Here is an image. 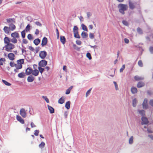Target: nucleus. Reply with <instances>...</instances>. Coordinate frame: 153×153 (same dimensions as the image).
<instances>
[{
    "label": "nucleus",
    "mask_w": 153,
    "mask_h": 153,
    "mask_svg": "<svg viewBox=\"0 0 153 153\" xmlns=\"http://www.w3.org/2000/svg\"><path fill=\"white\" fill-rule=\"evenodd\" d=\"M118 7L119 8V11L122 14H124L125 13V11L127 10L128 6L126 4H120L118 5Z\"/></svg>",
    "instance_id": "f257e3e1"
},
{
    "label": "nucleus",
    "mask_w": 153,
    "mask_h": 153,
    "mask_svg": "<svg viewBox=\"0 0 153 153\" xmlns=\"http://www.w3.org/2000/svg\"><path fill=\"white\" fill-rule=\"evenodd\" d=\"M15 46L11 43H10L5 45L4 48H5V50L7 52L10 51V50L14 48Z\"/></svg>",
    "instance_id": "f03ea898"
},
{
    "label": "nucleus",
    "mask_w": 153,
    "mask_h": 153,
    "mask_svg": "<svg viewBox=\"0 0 153 153\" xmlns=\"http://www.w3.org/2000/svg\"><path fill=\"white\" fill-rule=\"evenodd\" d=\"M47 55V53L45 51H41L39 54V56L42 59L45 58Z\"/></svg>",
    "instance_id": "7ed1b4c3"
},
{
    "label": "nucleus",
    "mask_w": 153,
    "mask_h": 153,
    "mask_svg": "<svg viewBox=\"0 0 153 153\" xmlns=\"http://www.w3.org/2000/svg\"><path fill=\"white\" fill-rule=\"evenodd\" d=\"M47 62L45 60H42L39 62V66L40 67H44L47 64Z\"/></svg>",
    "instance_id": "20e7f679"
},
{
    "label": "nucleus",
    "mask_w": 153,
    "mask_h": 153,
    "mask_svg": "<svg viewBox=\"0 0 153 153\" xmlns=\"http://www.w3.org/2000/svg\"><path fill=\"white\" fill-rule=\"evenodd\" d=\"M20 114L22 117L24 118H25L26 116V113L25 111V109L24 108H22L20 112Z\"/></svg>",
    "instance_id": "39448f33"
},
{
    "label": "nucleus",
    "mask_w": 153,
    "mask_h": 153,
    "mask_svg": "<svg viewBox=\"0 0 153 153\" xmlns=\"http://www.w3.org/2000/svg\"><path fill=\"white\" fill-rule=\"evenodd\" d=\"M136 3H133L130 0L129 1V8L131 10H133L135 8V5Z\"/></svg>",
    "instance_id": "423d86ee"
},
{
    "label": "nucleus",
    "mask_w": 153,
    "mask_h": 153,
    "mask_svg": "<svg viewBox=\"0 0 153 153\" xmlns=\"http://www.w3.org/2000/svg\"><path fill=\"white\" fill-rule=\"evenodd\" d=\"M142 124H146L148 123L149 121L147 119L144 117H142Z\"/></svg>",
    "instance_id": "0eeeda50"
},
{
    "label": "nucleus",
    "mask_w": 153,
    "mask_h": 153,
    "mask_svg": "<svg viewBox=\"0 0 153 153\" xmlns=\"http://www.w3.org/2000/svg\"><path fill=\"white\" fill-rule=\"evenodd\" d=\"M11 36L12 37H14L18 39L19 38V34L17 32H15L11 34Z\"/></svg>",
    "instance_id": "6e6552de"
},
{
    "label": "nucleus",
    "mask_w": 153,
    "mask_h": 153,
    "mask_svg": "<svg viewBox=\"0 0 153 153\" xmlns=\"http://www.w3.org/2000/svg\"><path fill=\"white\" fill-rule=\"evenodd\" d=\"M15 19L13 18H9L6 19L7 22V23L10 24H13L15 22Z\"/></svg>",
    "instance_id": "1a4fd4ad"
},
{
    "label": "nucleus",
    "mask_w": 153,
    "mask_h": 153,
    "mask_svg": "<svg viewBox=\"0 0 153 153\" xmlns=\"http://www.w3.org/2000/svg\"><path fill=\"white\" fill-rule=\"evenodd\" d=\"M147 99L145 98L143 103V108L144 109H146L148 108V105L147 103Z\"/></svg>",
    "instance_id": "9d476101"
},
{
    "label": "nucleus",
    "mask_w": 153,
    "mask_h": 153,
    "mask_svg": "<svg viewBox=\"0 0 153 153\" xmlns=\"http://www.w3.org/2000/svg\"><path fill=\"white\" fill-rule=\"evenodd\" d=\"M32 69L30 67L28 68L26 70V74L27 75H29L32 74Z\"/></svg>",
    "instance_id": "9b49d317"
},
{
    "label": "nucleus",
    "mask_w": 153,
    "mask_h": 153,
    "mask_svg": "<svg viewBox=\"0 0 153 153\" xmlns=\"http://www.w3.org/2000/svg\"><path fill=\"white\" fill-rule=\"evenodd\" d=\"M48 42V39L47 38L44 37L42 41V43L41 45L42 47H43L46 45Z\"/></svg>",
    "instance_id": "f8f14e48"
},
{
    "label": "nucleus",
    "mask_w": 153,
    "mask_h": 153,
    "mask_svg": "<svg viewBox=\"0 0 153 153\" xmlns=\"http://www.w3.org/2000/svg\"><path fill=\"white\" fill-rule=\"evenodd\" d=\"M16 119L18 121H19L22 124H23L24 123V120L22 119L20 116L17 115L16 116Z\"/></svg>",
    "instance_id": "ddd939ff"
},
{
    "label": "nucleus",
    "mask_w": 153,
    "mask_h": 153,
    "mask_svg": "<svg viewBox=\"0 0 153 153\" xmlns=\"http://www.w3.org/2000/svg\"><path fill=\"white\" fill-rule=\"evenodd\" d=\"M4 42L5 44H7L10 43V39L7 37H5L4 39Z\"/></svg>",
    "instance_id": "4468645a"
},
{
    "label": "nucleus",
    "mask_w": 153,
    "mask_h": 153,
    "mask_svg": "<svg viewBox=\"0 0 153 153\" xmlns=\"http://www.w3.org/2000/svg\"><path fill=\"white\" fill-rule=\"evenodd\" d=\"M9 29L11 31H13L15 29L16 27L13 24H10L9 25Z\"/></svg>",
    "instance_id": "2eb2a0df"
},
{
    "label": "nucleus",
    "mask_w": 153,
    "mask_h": 153,
    "mask_svg": "<svg viewBox=\"0 0 153 153\" xmlns=\"http://www.w3.org/2000/svg\"><path fill=\"white\" fill-rule=\"evenodd\" d=\"M15 56L12 53H10L8 55V57L10 60H13L14 59Z\"/></svg>",
    "instance_id": "dca6fc26"
},
{
    "label": "nucleus",
    "mask_w": 153,
    "mask_h": 153,
    "mask_svg": "<svg viewBox=\"0 0 153 153\" xmlns=\"http://www.w3.org/2000/svg\"><path fill=\"white\" fill-rule=\"evenodd\" d=\"M65 98L64 97H62L59 99L58 102L60 104H62L65 102Z\"/></svg>",
    "instance_id": "f3484780"
},
{
    "label": "nucleus",
    "mask_w": 153,
    "mask_h": 153,
    "mask_svg": "<svg viewBox=\"0 0 153 153\" xmlns=\"http://www.w3.org/2000/svg\"><path fill=\"white\" fill-rule=\"evenodd\" d=\"M48 107L50 113L53 114L54 112V109L52 107L49 105H48Z\"/></svg>",
    "instance_id": "a211bd4d"
},
{
    "label": "nucleus",
    "mask_w": 153,
    "mask_h": 153,
    "mask_svg": "<svg viewBox=\"0 0 153 153\" xmlns=\"http://www.w3.org/2000/svg\"><path fill=\"white\" fill-rule=\"evenodd\" d=\"M34 80V77L32 76H29L27 79V81L29 82H32Z\"/></svg>",
    "instance_id": "6ab92c4d"
},
{
    "label": "nucleus",
    "mask_w": 153,
    "mask_h": 153,
    "mask_svg": "<svg viewBox=\"0 0 153 153\" xmlns=\"http://www.w3.org/2000/svg\"><path fill=\"white\" fill-rule=\"evenodd\" d=\"M131 91L132 94H134L137 93V90L136 87H132L131 88Z\"/></svg>",
    "instance_id": "aec40b11"
},
{
    "label": "nucleus",
    "mask_w": 153,
    "mask_h": 153,
    "mask_svg": "<svg viewBox=\"0 0 153 153\" xmlns=\"http://www.w3.org/2000/svg\"><path fill=\"white\" fill-rule=\"evenodd\" d=\"M145 85V84L144 82H139L137 85V86L138 88H141L143 86Z\"/></svg>",
    "instance_id": "412c9836"
},
{
    "label": "nucleus",
    "mask_w": 153,
    "mask_h": 153,
    "mask_svg": "<svg viewBox=\"0 0 153 153\" xmlns=\"http://www.w3.org/2000/svg\"><path fill=\"white\" fill-rule=\"evenodd\" d=\"M71 102L68 101L66 102L65 105V107L67 109H69L70 108Z\"/></svg>",
    "instance_id": "4be33fe9"
},
{
    "label": "nucleus",
    "mask_w": 153,
    "mask_h": 153,
    "mask_svg": "<svg viewBox=\"0 0 153 153\" xmlns=\"http://www.w3.org/2000/svg\"><path fill=\"white\" fill-rule=\"evenodd\" d=\"M81 36L82 38H86L88 37V34L87 33L83 31L81 33Z\"/></svg>",
    "instance_id": "5701e85b"
},
{
    "label": "nucleus",
    "mask_w": 153,
    "mask_h": 153,
    "mask_svg": "<svg viewBox=\"0 0 153 153\" xmlns=\"http://www.w3.org/2000/svg\"><path fill=\"white\" fill-rule=\"evenodd\" d=\"M60 39L61 42L63 44H64L66 42V39L64 36H60Z\"/></svg>",
    "instance_id": "b1692460"
},
{
    "label": "nucleus",
    "mask_w": 153,
    "mask_h": 153,
    "mask_svg": "<svg viewBox=\"0 0 153 153\" xmlns=\"http://www.w3.org/2000/svg\"><path fill=\"white\" fill-rule=\"evenodd\" d=\"M10 30L9 27L7 26H5L3 29L4 31L6 33H9Z\"/></svg>",
    "instance_id": "393cba45"
},
{
    "label": "nucleus",
    "mask_w": 153,
    "mask_h": 153,
    "mask_svg": "<svg viewBox=\"0 0 153 153\" xmlns=\"http://www.w3.org/2000/svg\"><path fill=\"white\" fill-rule=\"evenodd\" d=\"M134 78L136 81L143 80L144 79L143 77H140L138 76H134Z\"/></svg>",
    "instance_id": "a878e982"
},
{
    "label": "nucleus",
    "mask_w": 153,
    "mask_h": 153,
    "mask_svg": "<svg viewBox=\"0 0 153 153\" xmlns=\"http://www.w3.org/2000/svg\"><path fill=\"white\" fill-rule=\"evenodd\" d=\"M17 38H16L12 37V38L10 39L11 42L14 44H16L17 42Z\"/></svg>",
    "instance_id": "bb28decb"
},
{
    "label": "nucleus",
    "mask_w": 153,
    "mask_h": 153,
    "mask_svg": "<svg viewBox=\"0 0 153 153\" xmlns=\"http://www.w3.org/2000/svg\"><path fill=\"white\" fill-rule=\"evenodd\" d=\"M32 74L35 76H37L38 75V70L36 69H34V70H33Z\"/></svg>",
    "instance_id": "cd10ccee"
},
{
    "label": "nucleus",
    "mask_w": 153,
    "mask_h": 153,
    "mask_svg": "<svg viewBox=\"0 0 153 153\" xmlns=\"http://www.w3.org/2000/svg\"><path fill=\"white\" fill-rule=\"evenodd\" d=\"M24 59H20L17 61V63L18 64L22 65L24 63Z\"/></svg>",
    "instance_id": "c85d7f7f"
},
{
    "label": "nucleus",
    "mask_w": 153,
    "mask_h": 153,
    "mask_svg": "<svg viewBox=\"0 0 153 153\" xmlns=\"http://www.w3.org/2000/svg\"><path fill=\"white\" fill-rule=\"evenodd\" d=\"M74 33V37L75 38H77L78 39L80 38V37L78 34V32H75Z\"/></svg>",
    "instance_id": "c756f323"
},
{
    "label": "nucleus",
    "mask_w": 153,
    "mask_h": 153,
    "mask_svg": "<svg viewBox=\"0 0 153 153\" xmlns=\"http://www.w3.org/2000/svg\"><path fill=\"white\" fill-rule=\"evenodd\" d=\"M45 146V143L43 142H42L39 145V147L41 149L43 148Z\"/></svg>",
    "instance_id": "7c9ffc66"
},
{
    "label": "nucleus",
    "mask_w": 153,
    "mask_h": 153,
    "mask_svg": "<svg viewBox=\"0 0 153 153\" xmlns=\"http://www.w3.org/2000/svg\"><path fill=\"white\" fill-rule=\"evenodd\" d=\"M138 112L143 117L145 115V111L144 110H139L138 111Z\"/></svg>",
    "instance_id": "2f4dec72"
},
{
    "label": "nucleus",
    "mask_w": 153,
    "mask_h": 153,
    "mask_svg": "<svg viewBox=\"0 0 153 153\" xmlns=\"http://www.w3.org/2000/svg\"><path fill=\"white\" fill-rule=\"evenodd\" d=\"M25 74L23 72L19 73L18 75V76L20 78H23L25 76Z\"/></svg>",
    "instance_id": "473e14b6"
},
{
    "label": "nucleus",
    "mask_w": 153,
    "mask_h": 153,
    "mask_svg": "<svg viewBox=\"0 0 153 153\" xmlns=\"http://www.w3.org/2000/svg\"><path fill=\"white\" fill-rule=\"evenodd\" d=\"M137 103V100L136 98H134L133 100V106L135 107L136 106Z\"/></svg>",
    "instance_id": "72a5a7b5"
},
{
    "label": "nucleus",
    "mask_w": 153,
    "mask_h": 153,
    "mask_svg": "<svg viewBox=\"0 0 153 153\" xmlns=\"http://www.w3.org/2000/svg\"><path fill=\"white\" fill-rule=\"evenodd\" d=\"M2 81L3 82V83L6 85L10 86L11 85V84L10 83L7 82L5 80L2 79Z\"/></svg>",
    "instance_id": "f704fd0d"
},
{
    "label": "nucleus",
    "mask_w": 153,
    "mask_h": 153,
    "mask_svg": "<svg viewBox=\"0 0 153 153\" xmlns=\"http://www.w3.org/2000/svg\"><path fill=\"white\" fill-rule=\"evenodd\" d=\"M133 142V136H131L129 139V143L130 144H132Z\"/></svg>",
    "instance_id": "c9c22d12"
},
{
    "label": "nucleus",
    "mask_w": 153,
    "mask_h": 153,
    "mask_svg": "<svg viewBox=\"0 0 153 153\" xmlns=\"http://www.w3.org/2000/svg\"><path fill=\"white\" fill-rule=\"evenodd\" d=\"M5 61V59L4 58H1L0 59V65H3V62Z\"/></svg>",
    "instance_id": "e433bc0d"
},
{
    "label": "nucleus",
    "mask_w": 153,
    "mask_h": 153,
    "mask_svg": "<svg viewBox=\"0 0 153 153\" xmlns=\"http://www.w3.org/2000/svg\"><path fill=\"white\" fill-rule=\"evenodd\" d=\"M30 25H27L25 30L27 32L29 31L30 29Z\"/></svg>",
    "instance_id": "4c0bfd02"
},
{
    "label": "nucleus",
    "mask_w": 153,
    "mask_h": 153,
    "mask_svg": "<svg viewBox=\"0 0 153 153\" xmlns=\"http://www.w3.org/2000/svg\"><path fill=\"white\" fill-rule=\"evenodd\" d=\"M82 29L83 30L86 31H88V29L87 28V27L85 25L83 24H82Z\"/></svg>",
    "instance_id": "58836bf2"
},
{
    "label": "nucleus",
    "mask_w": 153,
    "mask_h": 153,
    "mask_svg": "<svg viewBox=\"0 0 153 153\" xmlns=\"http://www.w3.org/2000/svg\"><path fill=\"white\" fill-rule=\"evenodd\" d=\"M22 36L23 38H24L25 36V30H23L21 32Z\"/></svg>",
    "instance_id": "ea45409f"
},
{
    "label": "nucleus",
    "mask_w": 153,
    "mask_h": 153,
    "mask_svg": "<svg viewBox=\"0 0 153 153\" xmlns=\"http://www.w3.org/2000/svg\"><path fill=\"white\" fill-rule=\"evenodd\" d=\"M137 32L140 34H142L143 31L140 28L138 27L137 29Z\"/></svg>",
    "instance_id": "a19ab883"
},
{
    "label": "nucleus",
    "mask_w": 153,
    "mask_h": 153,
    "mask_svg": "<svg viewBox=\"0 0 153 153\" xmlns=\"http://www.w3.org/2000/svg\"><path fill=\"white\" fill-rule=\"evenodd\" d=\"M138 65L140 67H142L143 66V63L141 60H140L138 62Z\"/></svg>",
    "instance_id": "79ce46f5"
},
{
    "label": "nucleus",
    "mask_w": 153,
    "mask_h": 153,
    "mask_svg": "<svg viewBox=\"0 0 153 153\" xmlns=\"http://www.w3.org/2000/svg\"><path fill=\"white\" fill-rule=\"evenodd\" d=\"M27 37L28 39L30 40H31L33 39V37L32 36L31 34H28Z\"/></svg>",
    "instance_id": "37998d69"
},
{
    "label": "nucleus",
    "mask_w": 153,
    "mask_h": 153,
    "mask_svg": "<svg viewBox=\"0 0 153 153\" xmlns=\"http://www.w3.org/2000/svg\"><path fill=\"white\" fill-rule=\"evenodd\" d=\"M33 43L36 45H38V38H37L33 41Z\"/></svg>",
    "instance_id": "c03bdc74"
},
{
    "label": "nucleus",
    "mask_w": 153,
    "mask_h": 153,
    "mask_svg": "<svg viewBox=\"0 0 153 153\" xmlns=\"http://www.w3.org/2000/svg\"><path fill=\"white\" fill-rule=\"evenodd\" d=\"M15 67L17 69H19L22 68V65H17L16 64V65L15 66Z\"/></svg>",
    "instance_id": "a18cd8bd"
},
{
    "label": "nucleus",
    "mask_w": 153,
    "mask_h": 153,
    "mask_svg": "<svg viewBox=\"0 0 153 153\" xmlns=\"http://www.w3.org/2000/svg\"><path fill=\"white\" fill-rule=\"evenodd\" d=\"M87 57L89 59H92L91 55L90 53H88L86 54Z\"/></svg>",
    "instance_id": "49530a36"
},
{
    "label": "nucleus",
    "mask_w": 153,
    "mask_h": 153,
    "mask_svg": "<svg viewBox=\"0 0 153 153\" xmlns=\"http://www.w3.org/2000/svg\"><path fill=\"white\" fill-rule=\"evenodd\" d=\"M78 28L76 26H74L73 28V32H78Z\"/></svg>",
    "instance_id": "de8ad7c7"
},
{
    "label": "nucleus",
    "mask_w": 153,
    "mask_h": 153,
    "mask_svg": "<svg viewBox=\"0 0 153 153\" xmlns=\"http://www.w3.org/2000/svg\"><path fill=\"white\" fill-rule=\"evenodd\" d=\"M42 98L44 99L47 102L49 103V99L47 98L46 96H42Z\"/></svg>",
    "instance_id": "09e8293b"
},
{
    "label": "nucleus",
    "mask_w": 153,
    "mask_h": 153,
    "mask_svg": "<svg viewBox=\"0 0 153 153\" xmlns=\"http://www.w3.org/2000/svg\"><path fill=\"white\" fill-rule=\"evenodd\" d=\"M125 68V65H123L122 66V68L120 69V72H122L124 70V69Z\"/></svg>",
    "instance_id": "8fccbe9b"
},
{
    "label": "nucleus",
    "mask_w": 153,
    "mask_h": 153,
    "mask_svg": "<svg viewBox=\"0 0 153 153\" xmlns=\"http://www.w3.org/2000/svg\"><path fill=\"white\" fill-rule=\"evenodd\" d=\"M89 37L91 39H93L94 37V34L92 33H89Z\"/></svg>",
    "instance_id": "3c124183"
},
{
    "label": "nucleus",
    "mask_w": 153,
    "mask_h": 153,
    "mask_svg": "<svg viewBox=\"0 0 153 153\" xmlns=\"http://www.w3.org/2000/svg\"><path fill=\"white\" fill-rule=\"evenodd\" d=\"M10 65L11 67H13L14 66H15L16 64H14L13 62H10Z\"/></svg>",
    "instance_id": "603ef678"
},
{
    "label": "nucleus",
    "mask_w": 153,
    "mask_h": 153,
    "mask_svg": "<svg viewBox=\"0 0 153 153\" xmlns=\"http://www.w3.org/2000/svg\"><path fill=\"white\" fill-rule=\"evenodd\" d=\"M76 42L77 45H81L82 43L81 41L79 40H76Z\"/></svg>",
    "instance_id": "864d4df0"
},
{
    "label": "nucleus",
    "mask_w": 153,
    "mask_h": 153,
    "mask_svg": "<svg viewBox=\"0 0 153 153\" xmlns=\"http://www.w3.org/2000/svg\"><path fill=\"white\" fill-rule=\"evenodd\" d=\"M44 70V68H42L40 66L39 67V71H40L41 74L43 72Z\"/></svg>",
    "instance_id": "5fc2aeb1"
},
{
    "label": "nucleus",
    "mask_w": 153,
    "mask_h": 153,
    "mask_svg": "<svg viewBox=\"0 0 153 153\" xmlns=\"http://www.w3.org/2000/svg\"><path fill=\"white\" fill-rule=\"evenodd\" d=\"M123 24L126 26H127L128 25V22L126 20H123L122 22Z\"/></svg>",
    "instance_id": "6e6d98bb"
},
{
    "label": "nucleus",
    "mask_w": 153,
    "mask_h": 153,
    "mask_svg": "<svg viewBox=\"0 0 153 153\" xmlns=\"http://www.w3.org/2000/svg\"><path fill=\"white\" fill-rule=\"evenodd\" d=\"M33 52L35 54L37 53L38 52V47H36L35 49H34V51Z\"/></svg>",
    "instance_id": "4d7b16f0"
},
{
    "label": "nucleus",
    "mask_w": 153,
    "mask_h": 153,
    "mask_svg": "<svg viewBox=\"0 0 153 153\" xmlns=\"http://www.w3.org/2000/svg\"><path fill=\"white\" fill-rule=\"evenodd\" d=\"M113 82L114 85L116 90H117L118 89V85L117 83L114 81Z\"/></svg>",
    "instance_id": "13d9d810"
},
{
    "label": "nucleus",
    "mask_w": 153,
    "mask_h": 153,
    "mask_svg": "<svg viewBox=\"0 0 153 153\" xmlns=\"http://www.w3.org/2000/svg\"><path fill=\"white\" fill-rule=\"evenodd\" d=\"M56 35L57 36V39H59V32L57 28H56Z\"/></svg>",
    "instance_id": "bf43d9fd"
},
{
    "label": "nucleus",
    "mask_w": 153,
    "mask_h": 153,
    "mask_svg": "<svg viewBox=\"0 0 153 153\" xmlns=\"http://www.w3.org/2000/svg\"><path fill=\"white\" fill-rule=\"evenodd\" d=\"M91 88L90 89H89L88 91H87V92L86 93V97H87L88 95L89 94L90 92V91L91 90Z\"/></svg>",
    "instance_id": "052dcab7"
},
{
    "label": "nucleus",
    "mask_w": 153,
    "mask_h": 153,
    "mask_svg": "<svg viewBox=\"0 0 153 153\" xmlns=\"http://www.w3.org/2000/svg\"><path fill=\"white\" fill-rule=\"evenodd\" d=\"M22 46L23 48H22V53H24L25 52H26V50H25V49L26 48L24 47L23 46V45H22Z\"/></svg>",
    "instance_id": "680f3d73"
},
{
    "label": "nucleus",
    "mask_w": 153,
    "mask_h": 153,
    "mask_svg": "<svg viewBox=\"0 0 153 153\" xmlns=\"http://www.w3.org/2000/svg\"><path fill=\"white\" fill-rule=\"evenodd\" d=\"M22 42L23 43L27 44L28 43V41L26 39H23Z\"/></svg>",
    "instance_id": "e2e57ef3"
},
{
    "label": "nucleus",
    "mask_w": 153,
    "mask_h": 153,
    "mask_svg": "<svg viewBox=\"0 0 153 153\" xmlns=\"http://www.w3.org/2000/svg\"><path fill=\"white\" fill-rule=\"evenodd\" d=\"M149 51L151 53H153V47H151L149 48Z\"/></svg>",
    "instance_id": "0e129e2a"
},
{
    "label": "nucleus",
    "mask_w": 153,
    "mask_h": 153,
    "mask_svg": "<svg viewBox=\"0 0 153 153\" xmlns=\"http://www.w3.org/2000/svg\"><path fill=\"white\" fill-rule=\"evenodd\" d=\"M28 48L30 50L33 52L34 51V48L31 46H29V47Z\"/></svg>",
    "instance_id": "69168bd1"
},
{
    "label": "nucleus",
    "mask_w": 153,
    "mask_h": 153,
    "mask_svg": "<svg viewBox=\"0 0 153 153\" xmlns=\"http://www.w3.org/2000/svg\"><path fill=\"white\" fill-rule=\"evenodd\" d=\"M124 41L127 44L129 42V40L127 38H125L124 39Z\"/></svg>",
    "instance_id": "338daca9"
},
{
    "label": "nucleus",
    "mask_w": 153,
    "mask_h": 153,
    "mask_svg": "<svg viewBox=\"0 0 153 153\" xmlns=\"http://www.w3.org/2000/svg\"><path fill=\"white\" fill-rule=\"evenodd\" d=\"M149 104L150 105L153 106V100H150Z\"/></svg>",
    "instance_id": "774afa93"
}]
</instances>
